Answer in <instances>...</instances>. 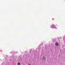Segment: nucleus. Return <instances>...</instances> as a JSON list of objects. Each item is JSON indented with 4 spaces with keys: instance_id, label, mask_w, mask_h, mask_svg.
<instances>
[{
    "instance_id": "obj_1",
    "label": "nucleus",
    "mask_w": 65,
    "mask_h": 65,
    "mask_svg": "<svg viewBox=\"0 0 65 65\" xmlns=\"http://www.w3.org/2000/svg\"><path fill=\"white\" fill-rule=\"evenodd\" d=\"M55 45L56 46H58V45H59V44L58 42H56L55 43Z\"/></svg>"
},
{
    "instance_id": "obj_3",
    "label": "nucleus",
    "mask_w": 65,
    "mask_h": 65,
    "mask_svg": "<svg viewBox=\"0 0 65 65\" xmlns=\"http://www.w3.org/2000/svg\"><path fill=\"white\" fill-rule=\"evenodd\" d=\"M20 65H21V64H20Z\"/></svg>"
},
{
    "instance_id": "obj_2",
    "label": "nucleus",
    "mask_w": 65,
    "mask_h": 65,
    "mask_svg": "<svg viewBox=\"0 0 65 65\" xmlns=\"http://www.w3.org/2000/svg\"><path fill=\"white\" fill-rule=\"evenodd\" d=\"M18 65H21V63H18Z\"/></svg>"
}]
</instances>
